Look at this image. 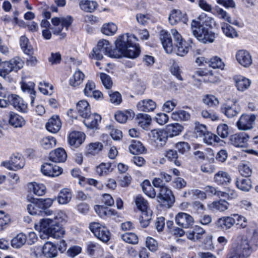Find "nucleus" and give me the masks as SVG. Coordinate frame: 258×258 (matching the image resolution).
Listing matches in <instances>:
<instances>
[{
  "label": "nucleus",
  "instance_id": "nucleus-1",
  "mask_svg": "<svg viewBox=\"0 0 258 258\" xmlns=\"http://www.w3.org/2000/svg\"><path fill=\"white\" fill-rule=\"evenodd\" d=\"M134 40H138L134 35L126 33L119 36L115 41L116 48L113 54L114 57L120 58L124 56L135 58L138 57L141 52L140 48Z\"/></svg>",
  "mask_w": 258,
  "mask_h": 258
},
{
  "label": "nucleus",
  "instance_id": "nucleus-2",
  "mask_svg": "<svg viewBox=\"0 0 258 258\" xmlns=\"http://www.w3.org/2000/svg\"><path fill=\"white\" fill-rule=\"evenodd\" d=\"M258 241V233L254 229L249 230L246 235L242 239L236 250L239 254V258H247L252 252L251 246Z\"/></svg>",
  "mask_w": 258,
  "mask_h": 258
},
{
  "label": "nucleus",
  "instance_id": "nucleus-3",
  "mask_svg": "<svg viewBox=\"0 0 258 258\" xmlns=\"http://www.w3.org/2000/svg\"><path fill=\"white\" fill-rule=\"evenodd\" d=\"M191 30L193 35L203 43H212L215 38V34L207 27L201 24L199 21L193 20L191 23Z\"/></svg>",
  "mask_w": 258,
  "mask_h": 258
},
{
  "label": "nucleus",
  "instance_id": "nucleus-4",
  "mask_svg": "<svg viewBox=\"0 0 258 258\" xmlns=\"http://www.w3.org/2000/svg\"><path fill=\"white\" fill-rule=\"evenodd\" d=\"M27 200L30 202L27 206V210L29 213L32 215H41L44 208L50 207L55 198L35 199L31 196H28Z\"/></svg>",
  "mask_w": 258,
  "mask_h": 258
},
{
  "label": "nucleus",
  "instance_id": "nucleus-5",
  "mask_svg": "<svg viewBox=\"0 0 258 258\" xmlns=\"http://www.w3.org/2000/svg\"><path fill=\"white\" fill-rule=\"evenodd\" d=\"M135 203L137 208L141 212L139 218L140 223L143 227H146L150 223L152 214V212L149 207V203L140 195L136 197Z\"/></svg>",
  "mask_w": 258,
  "mask_h": 258
},
{
  "label": "nucleus",
  "instance_id": "nucleus-6",
  "mask_svg": "<svg viewBox=\"0 0 258 258\" xmlns=\"http://www.w3.org/2000/svg\"><path fill=\"white\" fill-rule=\"evenodd\" d=\"M175 220L176 224L180 228L173 227L172 232L175 235L182 236L184 234L182 228H191L194 223L193 217L188 214L180 212L175 216Z\"/></svg>",
  "mask_w": 258,
  "mask_h": 258
},
{
  "label": "nucleus",
  "instance_id": "nucleus-7",
  "mask_svg": "<svg viewBox=\"0 0 258 258\" xmlns=\"http://www.w3.org/2000/svg\"><path fill=\"white\" fill-rule=\"evenodd\" d=\"M40 230L48 236L54 238H59L64 234V229L61 227L55 226L54 221L50 218H44L39 222Z\"/></svg>",
  "mask_w": 258,
  "mask_h": 258
},
{
  "label": "nucleus",
  "instance_id": "nucleus-8",
  "mask_svg": "<svg viewBox=\"0 0 258 258\" xmlns=\"http://www.w3.org/2000/svg\"><path fill=\"white\" fill-rule=\"evenodd\" d=\"M24 61L19 57H16L9 61L3 63L0 68V76L6 79L12 71L17 72L23 68Z\"/></svg>",
  "mask_w": 258,
  "mask_h": 258
},
{
  "label": "nucleus",
  "instance_id": "nucleus-9",
  "mask_svg": "<svg viewBox=\"0 0 258 258\" xmlns=\"http://www.w3.org/2000/svg\"><path fill=\"white\" fill-rule=\"evenodd\" d=\"M114 49H111L109 41L103 39L99 41L97 47L93 49V55L95 56L96 59L101 60L103 58V54L114 57Z\"/></svg>",
  "mask_w": 258,
  "mask_h": 258
},
{
  "label": "nucleus",
  "instance_id": "nucleus-10",
  "mask_svg": "<svg viewBox=\"0 0 258 258\" xmlns=\"http://www.w3.org/2000/svg\"><path fill=\"white\" fill-rule=\"evenodd\" d=\"M171 33L175 42L174 44L175 45L176 54L181 56L185 55L188 52L189 47H191V46L186 44L185 42L183 43L181 35L176 29H172Z\"/></svg>",
  "mask_w": 258,
  "mask_h": 258
},
{
  "label": "nucleus",
  "instance_id": "nucleus-11",
  "mask_svg": "<svg viewBox=\"0 0 258 258\" xmlns=\"http://www.w3.org/2000/svg\"><path fill=\"white\" fill-rule=\"evenodd\" d=\"M89 227L94 235L103 242H106L110 239V234L106 227L99 223L93 222L90 224Z\"/></svg>",
  "mask_w": 258,
  "mask_h": 258
},
{
  "label": "nucleus",
  "instance_id": "nucleus-12",
  "mask_svg": "<svg viewBox=\"0 0 258 258\" xmlns=\"http://www.w3.org/2000/svg\"><path fill=\"white\" fill-rule=\"evenodd\" d=\"M2 165L9 169L17 170L24 166V159L21 155L17 154L12 156L9 161L3 162Z\"/></svg>",
  "mask_w": 258,
  "mask_h": 258
},
{
  "label": "nucleus",
  "instance_id": "nucleus-13",
  "mask_svg": "<svg viewBox=\"0 0 258 258\" xmlns=\"http://www.w3.org/2000/svg\"><path fill=\"white\" fill-rule=\"evenodd\" d=\"M157 197L159 202L166 204L169 206H171L174 202V197L172 191L166 186L160 188Z\"/></svg>",
  "mask_w": 258,
  "mask_h": 258
},
{
  "label": "nucleus",
  "instance_id": "nucleus-14",
  "mask_svg": "<svg viewBox=\"0 0 258 258\" xmlns=\"http://www.w3.org/2000/svg\"><path fill=\"white\" fill-rule=\"evenodd\" d=\"M249 136L245 133L232 135L230 137V142L235 147L244 148L247 146Z\"/></svg>",
  "mask_w": 258,
  "mask_h": 258
},
{
  "label": "nucleus",
  "instance_id": "nucleus-15",
  "mask_svg": "<svg viewBox=\"0 0 258 258\" xmlns=\"http://www.w3.org/2000/svg\"><path fill=\"white\" fill-rule=\"evenodd\" d=\"M255 119V115H242L237 122V126L239 130H248L252 127Z\"/></svg>",
  "mask_w": 258,
  "mask_h": 258
},
{
  "label": "nucleus",
  "instance_id": "nucleus-16",
  "mask_svg": "<svg viewBox=\"0 0 258 258\" xmlns=\"http://www.w3.org/2000/svg\"><path fill=\"white\" fill-rule=\"evenodd\" d=\"M41 170L44 175L51 177L57 176L62 172V169L58 166L48 163L43 164Z\"/></svg>",
  "mask_w": 258,
  "mask_h": 258
},
{
  "label": "nucleus",
  "instance_id": "nucleus-17",
  "mask_svg": "<svg viewBox=\"0 0 258 258\" xmlns=\"http://www.w3.org/2000/svg\"><path fill=\"white\" fill-rule=\"evenodd\" d=\"M9 104H12L18 110L25 112L27 111V105L24 103L23 99L16 94L8 95Z\"/></svg>",
  "mask_w": 258,
  "mask_h": 258
},
{
  "label": "nucleus",
  "instance_id": "nucleus-18",
  "mask_svg": "<svg viewBox=\"0 0 258 258\" xmlns=\"http://www.w3.org/2000/svg\"><path fill=\"white\" fill-rule=\"evenodd\" d=\"M160 40L163 47L167 53L172 52L173 46L170 34L163 30L160 32Z\"/></svg>",
  "mask_w": 258,
  "mask_h": 258
},
{
  "label": "nucleus",
  "instance_id": "nucleus-19",
  "mask_svg": "<svg viewBox=\"0 0 258 258\" xmlns=\"http://www.w3.org/2000/svg\"><path fill=\"white\" fill-rule=\"evenodd\" d=\"M150 136L155 143L161 145H164L167 140V133L164 130H153L151 131Z\"/></svg>",
  "mask_w": 258,
  "mask_h": 258
},
{
  "label": "nucleus",
  "instance_id": "nucleus-20",
  "mask_svg": "<svg viewBox=\"0 0 258 258\" xmlns=\"http://www.w3.org/2000/svg\"><path fill=\"white\" fill-rule=\"evenodd\" d=\"M61 122L58 115H53L46 123L45 127L48 131L52 133H56L60 129Z\"/></svg>",
  "mask_w": 258,
  "mask_h": 258
},
{
  "label": "nucleus",
  "instance_id": "nucleus-21",
  "mask_svg": "<svg viewBox=\"0 0 258 258\" xmlns=\"http://www.w3.org/2000/svg\"><path fill=\"white\" fill-rule=\"evenodd\" d=\"M235 223V220L232 217L227 216L219 218L215 222L216 227L223 231L232 227Z\"/></svg>",
  "mask_w": 258,
  "mask_h": 258
},
{
  "label": "nucleus",
  "instance_id": "nucleus-22",
  "mask_svg": "<svg viewBox=\"0 0 258 258\" xmlns=\"http://www.w3.org/2000/svg\"><path fill=\"white\" fill-rule=\"evenodd\" d=\"M85 134L81 132L73 131L69 137V142L71 146L75 148L82 144L85 140Z\"/></svg>",
  "mask_w": 258,
  "mask_h": 258
},
{
  "label": "nucleus",
  "instance_id": "nucleus-23",
  "mask_svg": "<svg viewBox=\"0 0 258 258\" xmlns=\"http://www.w3.org/2000/svg\"><path fill=\"white\" fill-rule=\"evenodd\" d=\"M221 110L227 117L231 118L237 115L239 111V108L236 105L235 103L231 105L228 103H224L221 106Z\"/></svg>",
  "mask_w": 258,
  "mask_h": 258
},
{
  "label": "nucleus",
  "instance_id": "nucleus-24",
  "mask_svg": "<svg viewBox=\"0 0 258 258\" xmlns=\"http://www.w3.org/2000/svg\"><path fill=\"white\" fill-rule=\"evenodd\" d=\"M236 57L238 62L244 67H248L252 63L251 55L246 50H241L238 51Z\"/></svg>",
  "mask_w": 258,
  "mask_h": 258
},
{
  "label": "nucleus",
  "instance_id": "nucleus-25",
  "mask_svg": "<svg viewBox=\"0 0 258 258\" xmlns=\"http://www.w3.org/2000/svg\"><path fill=\"white\" fill-rule=\"evenodd\" d=\"M67 158V153L62 148H57L49 153V159L54 162H63Z\"/></svg>",
  "mask_w": 258,
  "mask_h": 258
},
{
  "label": "nucleus",
  "instance_id": "nucleus-26",
  "mask_svg": "<svg viewBox=\"0 0 258 258\" xmlns=\"http://www.w3.org/2000/svg\"><path fill=\"white\" fill-rule=\"evenodd\" d=\"M168 19L171 25H175L179 22L186 23L187 21L186 15L182 14L180 11L177 10L172 11Z\"/></svg>",
  "mask_w": 258,
  "mask_h": 258
},
{
  "label": "nucleus",
  "instance_id": "nucleus-27",
  "mask_svg": "<svg viewBox=\"0 0 258 258\" xmlns=\"http://www.w3.org/2000/svg\"><path fill=\"white\" fill-rule=\"evenodd\" d=\"M84 123L89 128H97L98 123L101 121V116L98 114H91L86 117H84Z\"/></svg>",
  "mask_w": 258,
  "mask_h": 258
},
{
  "label": "nucleus",
  "instance_id": "nucleus-28",
  "mask_svg": "<svg viewBox=\"0 0 258 258\" xmlns=\"http://www.w3.org/2000/svg\"><path fill=\"white\" fill-rule=\"evenodd\" d=\"M137 107L141 111H152L156 108V103L151 99H145L139 102Z\"/></svg>",
  "mask_w": 258,
  "mask_h": 258
},
{
  "label": "nucleus",
  "instance_id": "nucleus-29",
  "mask_svg": "<svg viewBox=\"0 0 258 258\" xmlns=\"http://www.w3.org/2000/svg\"><path fill=\"white\" fill-rule=\"evenodd\" d=\"M43 255L47 258L55 257L58 254L56 246L51 242H47L43 245Z\"/></svg>",
  "mask_w": 258,
  "mask_h": 258
},
{
  "label": "nucleus",
  "instance_id": "nucleus-30",
  "mask_svg": "<svg viewBox=\"0 0 258 258\" xmlns=\"http://www.w3.org/2000/svg\"><path fill=\"white\" fill-rule=\"evenodd\" d=\"M231 177L226 172L219 171L214 175V180L218 185H227L231 181Z\"/></svg>",
  "mask_w": 258,
  "mask_h": 258
},
{
  "label": "nucleus",
  "instance_id": "nucleus-31",
  "mask_svg": "<svg viewBox=\"0 0 258 258\" xmlns=\"http://www.w3.org/2000/svg\"><path fill=\"white\" fill-rule=\"evenodd\" d=\"M9 121V123L15 127H21L25 124L24 118L13 112L10 113Z\"/></svg>",
  "mask_w": 258,
  "mask_h": 258
},
{
  "label": "nucleus",
  "instance_id": "nucleus-32",
  "mask_svg": "<svg viewBox=\"0 0 258 258\" xmlns=\"http://www.w3.org/2000/svg\"><path fill=\"white\" fill-rule=\"evenodd\" d=\"M35 84L31 82L21 83V88L23 92H27L30 94L31 99V105H34V100L35 98V91L34 90Z\"/></svg>",
  "mask_w": 258,
  "mask_h": 258
},
{
  "label": "nucleus",
  "instance_id": "nucleus-33",
  "mask_svg": "<svg viewBox=\"0 0 258 258\" xmlns=\"http://www.w3.org/2000/svg\"><path fill=\"white\" fill-rule=\"evenodd\" d=\"M77 109L80 115L83 118L87 117L91 113L90 105L88 102L84 100L78 102Z\"/></svg>",
  "mask_w": 258,
  "mask_h": 258
},
{
  "label": "nucleus",
  "instance_id": "nucleus-34",
  "mask_svg": "<svg viewBox=\"0 0 258 258\" xmlns=\"http://www.w3.org/2000/svg\"><path fill=\"white\" fill-rule=\"evenodd\" d=\"M72 196V193L69 189L63 188L60 191L57 198H54L55 200L57 199L59 204H67L70 202Z\"/></svg>",
  "mask_w": 258,
  "mask_h": 258
},
{
  "label": "nucleus",
  "instance_id": "nucleus-35",
  "mask_svg": "<svg viewBox=\"0 0 258 258\" xmlns=\"http://www.w3.org/2000/svg\"><path fill=\"white\" fill-rule=\"evenodd\" d=\"M81 9L86 12L92 13L98 7V4L95 1L89 0H82L79 3Z\"/></svg>",
  "mask_w": 258,
  "mask_h": 258
},
{
  "label": "nucleus",
  "instance_id": "nucleus-36",
  "mask_svg": "<svg viewBox=\"0 0 258 258\" xmlns=\"http://www.w3.org/2000/svg\"><path fill=\"white\" fill-rule=\"evenodd\" d=\"M136 120L139 126L143 129H147L151 122V117L147 114L139 113L136 117Z\"/></svg>",
  "mask_w": 258,
  "mask_h": 258
},
{
  "label": "nucleus",
  "instance_id": "nucleus-37",
  "mask_svg": "<svg viewBox=\"0 0 258 258\" xmlns=\"http://www.w3.org/2000/svg\"><path fill=\"white\" fill-rule=\"evenodd\" d=\"M235 184L238 188L244 191H249L251 187V182L250 179L241 177L237 178Z\"/></svg>",
  "mask_w": 258,
  "mask_h": 258
},
{
  "label": "nucleus",
  "instance_id": "nucleus-38",
  "mask_svg": "<svg viewBox=\"0 0 258 258\" xmlns=\"http://www.w3.org/2000/svg\"><path fill=\"white\" fill-rule=\"evenodd\" d=\"M234 79L235 85L239 91H243L250 86V81L244 77H237Z\"/></svg>",
  "mask_w": 258,
  "mask_h": 258
},
{
  "label": "nucleus",
  "instance_id": "nucleus-39",
  "mask_svg": "<svg viewBox=\"0 0 258 258\" xmlns=\"http://www.w3.org/2000/svg\"><path fill=\"white\" fill-rule=\"evenodd\" d=\"M112 164L110 162L101 163L99 165L96 167V173L100 176H104L111 172L113 167Z\"/></svg>",
  "mask_w": 258,
  "mask_h": 258
},
{
  "label": "nucleus",
  "instance_id": "nucleus-40",
  "mask_svg": "<svg viewBox=\"0 0 258 258\" xmlns=\"http://www.w3.org/2000/svg\"><path fill=\"white\" fill-rule=\"evenodd\" d=\"M134 115V113L132 111H119L115 114L114 116L117 121L123 123L125 122L127 119L133 118Z\"/></svg>",
  "mask_w": 258,
  "mask_h": 258
},
{
  "label": "nucleus",
  "instance_id": "nucleus-41",
  "mask_svg": "<svg viewBox=\"0 0 258 258\" xmlns=\"http://www.w3.org/2000/svg\"><path fill=\"white\" fill-rule=\"evenodd\" d=\"M183 127L179 123H172L166 127V132L168 136L173 137L178 135L182 131Z\"/></svg>",
  "mask_w": 258,
  "mask_h": 258
},
{
  "label": "nucleus",
  "instance_id": "nucleus-42",
  "mask_svg": "<svg viewBox=\"0 0 258 258\" xmlns=\"http://www.w3.org/2000/svg\"><path fill=\"white\" fill-rule=\"evenodd\" d=\"M27 240V236L21 233L15 237H14L11 241V245L13 247L15 248H19L22 246Z\"/></svg>",
  "mask_w": 258,
  "mask_h": 258
},
{
  "label": "nucleus",
  "instance_id": "nucleus-43",
  "mask_svg": "<svg viewBox=\"0 0 258 258\" xmlns=\"http://www.w3.org/2000/svg\"><path fill=\"white\" fill-rule=\"evenodd\" d=\"M95 209L97 214L102 218H104L105 216L115 215L117 213L115 210L109 209L103 206H96Z\"/></svg>",
  "mask_w": 258,
  "mask_h": 258
},
{
  "label": "nucleus",
  "instance_id": "nucleus-44",
  "mask_svg": "<svg viewBox=\"0 0 258 258\" xmlns=\"http://www.w3.org/2000/svg\"><path fill=\"white\" fill-rule=\"evenodd\" d=\"M84 77L85 75L81 71H76L70 79V85L74 87L78 86L82 83Z\"/></svg>",
  "mask_w": 258,
  "mask_h": 258
},
{
  "label": "nucleus",
  "instance_id": "nucleus-45",
  "mask_svg": "<svg viewBox=\"0 0 258 258\" xmlns=\"http://www.w3.org/2000/svg\"><path fill=\"white\" fill-rule=\"evenodd\" d=\"M141 186L143 192L147 196L151 198H154L156 197V191L149 180H146L144 181V182L141 184Z\"/></svg>",
  "mask_w": 258,
  "mask_h": 258
},
{
  "label": "nucleus",
  "instance_id": "nucleus-46",
  "mask_svg": "<svg viewBox=\"0 0 258 258\" xmlns=\"http://www.w3.org/2000/svg\"><path fill=\"white\" fill-rule=\"evenodd\" d=\"M117 30V26L112 22L104 24L101 28L102 33L109 36L113 35Z\"/></svg>",
  "mask_w": 258,
  "mask_h": 258
},
{
  "label": "nucleus",
  "instance_id": "nucleus-47",
  "mask_svg": "<svg viewBox=\"0 0 258 258\" xmlns=\"http://www.w3.org/2000/svg\"><path fill=\"white\" fill-rule=\"evenodd\" d=\"M129 150L133 154H138L143 153L145 148L140 142L133 140L132 144L129 146Z\"/></svg>",
  "mask_w": 258,
  "mask_h": 258
},
{
  "label": "nucleus",
  "instance_id": "nucleus-48",
  "mask_svg": "<svg viewBox=\"0 0 258 258\" xmlns=\"http://www.w3.org/2000/svg\"><path fill=\"white\" fill-rule=\"evenodd\" d=\"M171 117L175 120L186 121L190 119V114L184 110H179L172 113Z\"/></svg>",
  "mask_w": 258,
  "mask_h": 258
},
{
  "label": "nucleus",
  "instance_id": "nucleus-49",
  "mask_svg": "<svg viewBox=\"0 0 258 258\" xmlns=\"http://www.w3.org/2000/svg\"><path fill=\"white\" fill-rule=\"evenodd\" d=\"M29 40L25 36L21 37L20 39V46L23 51L27 54L30 55L33 53V48L31 45H28Z\"/></svg>",
  "mask_w": 258,
  "mask_h": 258
},
{
  "label": "nucleus",
  "instance_id": "nucleus-50",
  "mask_svg": "<svg viewBox=\"0 0 258 258\" xmlns=\"http://www.w3.org/2000/svg\"><path fill=\"white\" fill-rule=\"evenodd\" d=\"M221 25L222 31L226 36L233 38L237 36V32L231 26L226 23H223Z\"/></svg>",
  "mask_w": 258,
  "mask_h": 258
},
{
  "label": "nucleus",
  "instance_id": "nucleus-51",
  "mask_svg": "<svg viewBox=\"0 0 258 258\" xmlns=\"http://www.w3.org/2000/svg\"><path fill=\"white\" fill-rule=\"evenodd\" d=\"M212 208L214 210L219 211L220 212H224L227 210L229 206L228 203L225 200H219L215 201L212 204Z\"/></svg>",
  "mask_w": 258,
  "mask_h": 258
},
{
  "label": "nucleus",
  "instance_id": "nucleus-52",
  "mask_svg": "<svg viewBox=\"0 0 258 258\" xmlns=\"http://www.w3.org/2000/svg\"><path fill=\"white\" fill-rule=\"evenodd\" d=\"M165 156L169 161L173 162L176 166L181 165V161L178 159V154L176 150H169L167 151Z\"/></svg>",
  "mask_w": 258,
  "mask_h": 258
},
{
  "label": "nucleus",
  "instance_id": "nucleus-53",
  "mask_svg": "<svg viewBox=\"0 0 258 258\" xmlns=\"http://www.w3.org/2000/svg\"><path fill=\"white\" fill-rule=\"evenodd\" d=\"M102 149L103 145L101 143H91L88 145V154L95 155L100 152Z\"/></svg>",
  "mask_w": 258,
  "mask_h": 258
},
{
  "label": "nucleus",
  "instance_id": "nucleus-54",
  "mask_svg": "<svg viewBox=\"0 0 258 258\" xmlns=\"http://www.w3.org/2000/svg\"><path fill=\"white\" fill-rule=\"evenodd\" d=\"M30 188L32 189L33 193L38 196L44 195L46 190V187L44 184L36 183H31L30 185Z\"/></svg>",
  "mask_w": 258,
  "mask_h": 258
},
{
  "label": "nucleus",
  "instance_id": "nucleus-55",
  "mask_svg": "<svg viewBox=\"0 0 258 258\" xmlns=\"http://www.w3.org/2000/svg\"><path fill=\"white\" fill-rule=\"evenodd\" d=\"M208 64L213 69H223L224 64L221 59L217 56L213 57L208 61Z\"/></svg>",
  "mask_w": 258,
  "mask_h": 258
},
{
  "label": "nucleus",
  "instance_id": "nucleus-56",
  "mask_svg": "<svg viewBox=\"0 0 258 258\" xmlns=\"http://www.w3.org/2000/svg\"><path fill=\"white\" fill-rule=\"evenodd\" d=\"M203 102L209 107L216 106L219 104L217 98L212 95H207L203 99Z\"/></svg>",
  "mask_w": 258,
  "mask_h": 258
},
{
  "label": "nucleus",
  "instance_id": "nucleus-57",
  "mask_svg": "<svg viewBox=\"0 0 258 258\" xmlns=\"http://www.w3.org/2000/svg\"><path fill=\"white\" fill-rule=\"evenodd\" d=\"M121 238L125 242L131 244H136L138 242V236L133 233H126L122 234Z\"/></svg>",
  "mask_w": 258,
  "mask_h": 258
},
{
  "label": "nucleus",
  "instance_id": "nucleus-58",
  "mask_svg": "<svg viewBox=\"0 0 258 258\" xmlns=\"http://www.w3.org/2000/svg\"><path fill=\"white\" fill-rule=\"evenodd\" d=\"M56 141L55 139L52 137H47L43 138L41 141L42 146L46 149H49L55 146Z\"/></svg>",
  "mask_w": 258,
  "mask_h": 258
},
{
  "label": "nucleus",
  "instance_id": "nucleus-59",
  "mask_svg": "<svg viewBox=\"0 0 258 258\" xmlns=\"http://www.w3.org/2000/svg\"><path fill=\"white\" fill-rule=\"evenodd\" d=\"M218 135L222 138H225L229 135V127L226 124H221L217 128Z\"/></svg>",
  "mask_w": 258,
  "mask_h": 258
},
{
  "label": "nucleus",
  "instance_id": "nucleus-60",
  "mask_svg": "<svg viewBox=\"0 0 258 258\" xmlns=\"http://www.w3.org/2000/svg\"><path fill=\"white\" fill-rule=\"evenodd\" d=\"M67 217L66 214L62 211H58L54 214L53 219H52L54 221L55 226H60L59 223L65 220Z\"/></svg>",
  "mask_w": 258,
  "mask_h": 258
},
{
  "label": "nucleus",
  "instance_id": "nucleus-61",
  "mask_svg": "<svg viewBox=\"0 0 258 258\" xmlns=\"http://www.w3.org/2000/svg\"><path fill=\"white\" fill-rule=\"evenodd\" d=\"M239 171L242 176L249 177L252 173V169L247 164H243L239 166Z\"/></svg>",
  "mask_w": 258,
  "mask_h": 258
},
{
  "label": "nucleus",
  "instance_id": "nucleus-62",
  "mask_svg": "<svg viewBox=\"0 0 258 258\" xmlns=\"http://www.w3.org/2000/svg\"><path fill=\"white\" fill-rule=\"evenodd\" d=\"M100 79L104 86L107 89H109L112 86V82L111 78L106 74L101 73Z\"/></svg>",
  "mask_w": 258,
  "mask_h": 258
},
{
  "label": "nucleus",
  "instance_id": "nucleus-63",
  "mask_svg": "<svg viewBox=\"0 0 258 258\" xmlns=\"http://www.w3.org/2000/svg\"><path fill=\"white\" fill-rule=\"evenodd\" d=\"M95 88L94 83L91 81H89L86 84L85 88L84 89L85 95L87 96L92 97V92L94 91Z\"/></svg>",
  "mask_w": 258,
  "mask_h": 258
},
{
  "label": "nucleus",
  "instance_id": "nucleus-64",
  "mask_svg": "<svg viewBox=\"0 0 258 258\" xmlns=\"http://www.w3.org/2000/svg\"><path fill=\"white\" fill-rule=\"evenodd\" d=\"M146 246L151 251H156L158 249V243L153 238L148 237L146 240Z\"/></svg>",
  "mask_w": 258,
  "mask_h": 258
}]
</instances>
